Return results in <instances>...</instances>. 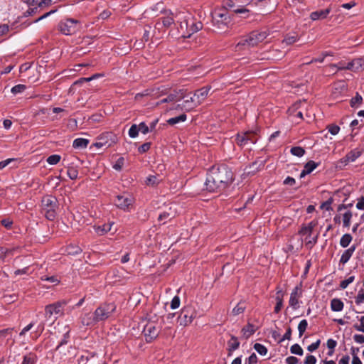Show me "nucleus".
Returning a JSON list of instances; mask_svg holds the SVG:
<instances>
[{
    "instance_id": "nucleus-19",
    "label": "nucleus",
    "mask_w": 364,
    "mask_h": 364,
    "mask_svg": "<svg viewBox=\"0 0 364 364\" xmlns=\"http://www.w3.org/2000/svg\"><path fill=\"white\" fill-rule=\"evenodd\" d=\"M346 70L360 72L364 70V59L355 58L346 64Z\"/></svg>"
},
{
    "instance_id": "nucleus-33",
    "label": "nucleus",
    "mask_w": 364,
    "mask_h": 364,
    "mask_svg": "<svg viewBox=\"0 0 364 364\" xmlns=\"http://www.w3.org/2000/svg\"><path fill=\"white\" fill-rule=\"evenodd\" d=\"M161 21L164 26L169 27L174 22L173 14L171 13L170 15L167 16L160 18L159 21L156 23V25H160Z\"/></svg>"
},
{
    "instance_id": "nucleus-30",
    "label": "nucleus",
    "mask_w": 364,
    "mask_h": 364,
    "mask_svg": "<svg viewBox=\"0 0 364 364\" xmlns=\"http://www.w3.org/2000/svg\"><path fill=\"white\" fill-rule=\"evenodd\" d=\"M343 306V302L339 299L335 298L331 301V309L333 311H341Z\"/></svg>"
},
{
    "instance_id": "nucleus-23",
    "label": "nucleus",
    "mask_w": 364,
    "mask_h": 364,
    "mask_svg": "<svg viewBox=\"0 0 364 364\" xmlns=\"http://www.w3.org/2000/svg\"><path fill=\"white\" fill-rule=\"evenodd\" d=\"M319 166V163L315 162L314 161H308L304 166V169L301 171L300 173V178H304L308 174H310L313 171H314Z\"/></svg>"
},
{
    "instance_id": "nucleus-34",
    "label": "nucleus",
    "mask_w": 364,
    "mask_h": 364,
    "mask_svg": "<svg viewBox=\"0 0 364 364\" xmlns=\"http://www.w3.org/2000/svg\"><path fill=\"white\" fill-rule=\"evenodd\" d=\"M187 119L186 114H181L179 116L171 117L167 120V123L170 125H174L178 123L184 122Z\"/></svg>"
},
{
    "instance_id": "nucleus-13",
    "label": "nucleus",
    "mask_w": 364,
    "mask_h": 364,
    "mask_svg": "<svg viewBox=\"0 0 364 364\" xmlns=\"http://www.w3.org/2000/svg\"><path fill=\"white\" fill-rule=\"evenodd\" d=\"M133 198L129 194L118 195L114 200L115 205L124 210H128L133 203Z\"/></svg>"
},
{
    "instance_id": "nucleus-61",
    "label": "nucleus",
    "mask_w": 364,
    "mask_h": 364,
    "mask_svg": "<svg viewBox=\"0 0 364 364\" xmlns=\"http://www.w3.org/2000/svg\"><path fill=\"white\" fill-rule=\"evenodd\" d=\"M124 161V159L123 157L119 158L115 164H114L113 168L117 171H120L123 166Z\"/></svg>"
},
{
    "instance_id": "nucleus-14",
    "label": "nucleus",
    "mask_w": 364,
    "mask_h": 364,
    "mask_svg": "<svg viewBox=\"0 0 364 364\" xmlns=\"http://www.w3.org/2000/svg\"><path fill=\"white\" fill-rule=\"evenodd\" d=\"M236 142L240 146H244L248 144H255L257 139L254 134L250 132L238 134L236 136Z\"/></svg>"
},
{
    "instance_id": "nucleus-32",
    "label": "nucleus",
    "mask_w": 364,
    "mask_h": 364,
    "mask_svg": "<svg viewBox=\"0 0 364 364\" xmlns=\"http://www.w3.org/2000/svg\"><path fill=\"white\" fill-rule=\"evenodd\" d=\"M161 181H162V179L160 178L159 177V176L150 175L146 178V179L145 181V183H146V185L149 186H155L158 185Z\"/></svg>"
},
{
    "instance_id": "nucleus-24",
    "label": "nucleus",
    "mask_w": 364,
    "mask_h": 364,
    "mask_svg": "<svg viewBox=\"0 0 364 364\" xmlns=\"http://www.w3.org/2000/svg\"><path fill=\"white\" fill-rule=\"evenodd\" d=\"M331 9L330 8H327L324 10L316 11L310 14V18L312 21H316L319 19H325L328 15L330 14Z\"/></svg>"
},
{
    "instance_id": "nucleus-12",
    "label": "nucleus",
    "mask_w": 364,
    "mask_h": 364,
    "mask_svg": "<svg viewBox=\"0 0 364 364\" xmlns=\"http://www.w3.org/2000/svg\"><path fill=\"white\" fill-rule=\"evenodd\" d=\"M77 21L73 18L66 19L59 23V29L65 35H71L77 30Z\"/></svg>"
},
{
    "instance_id": "nucleus-10",
    "label": "nucleus",
    "mask_w": 364,
    "mask_h": 364,
    "mask_svg": "<svg viewBox=\"0 0 364 364\" xmlns=\"http://www.w3.org/2000/svg\"><path fill=\"white\" fill-rule=\"evenodd\" d=\"M212 23L214 27L219 30H224L228 28L231 23V18L228 12H217L213 14Z\"/></svg>"
},
{
    "instance_id": "nucleus-40",
    "label": "nucleus",
    "mask_w": 364,
    "mask_h": 364,
    "mask_svg": "<svg viewBox=\"0 0 364 364\" xmlns=\"http://www.w3.org/2000/svg\"><path fill=\"white\" fill-rule=\"evenodd\" d=\"M353 214L351 211L348 210L343 215V225L345 228H348L350 225V220L352 218Z\"/></svg>"
},
{
    "instance_id": "nucleus-18",
    "label": "nucleus",
    "mask_w": 364,
    "mask_h": 364,
    "mask_svg": "<svg viewBox=\"0 0 364 364\" xmlns=\"http://www.w3.org/2000/svg\"><path fill=\"white\" fill-rule=\"evenodd\" d=\"M299 290L300 289L299 287H296L290 294L289 304V306L294 310H296L299 308V298L301 296V293L299 292Z\"/></svg>"
},
{
    "instance_id": "nucleus-54",
    "label": "nucleus",
    "mask_w": 364,
    "mask_h": 364,
    "mask_svg": "<svg viewBox=\"0 0 364 364\" xmlns=\"http://www.w3.org/2000/svg\"><path fill=\"white\" fill-rule=\"evenodd\" d=\"M327 129L328 132L331 133L332 135L338 134L340 131V127L336 124H330L328 126Z\"/></svg>"
},
{
    "instance_id": "nucleus-60",
    "label": "nucleus",
    "mask_w": 364,
    "mask_h": 364,
    "mask_svg": "<svg viewBox=\"0 0 364 364\" xmlns=\"http://www.w3.org/2000/svg\"><path fill=\"white\" fill-rule=\"evenodd\" d=\"M316 360H317L314 355L308 354L306 356L304 364H316Z\"/></svg>"
},
{
    "instance_id": "nucleus-56",
    "label": "nucleus",
    "mask_w": 364,
    "mask_h": 364,
    "mask_svg": "<svg viewBox=\"0 0 364 364\" xmlns=\"http://www.w3.org/2000/svg\"><path fill=\"white\" fill-rule=\"evenodd\" d=\"M151 145V142H146V143L143 144L142 145H141L138 148V151L140 154L145 153V152L148 151L150 149Z\"/></svg>"
},
{
    "instance_id": "nucleus-48",
    "label": "nucleus",
    "mask_w": 364,
    "mask_h": 364,
    "mask_svg": "<svg viewBox=\"0 0 364 364\" xmlns=\"http://www.w3.org/2000/svg\"><path fill=\"white\" fill-rule=\"evenodd\" d=\"M128 134L130 138H136L139 134L138 126L135 124H132L129 129Z\"/></svg>"
},
{
    "instance_id": "nucleus-55",
    "label": "nucleus",
    "mask_w": 364,
    "mask_h": 364,
    "mask_svg": "<svg viewBox=\"0 0 364 364\" xmlns=\"http://www.w3.org/2000/svg\"><path fill=\"white\" fill-rule=\"evenodd\" d=\"M137 126H138L139 132H141L144 134H146L147 133H149L150 132L149 127L144 122L139 123V124Z\"/></svg>"
},
{
    "instance_id": "nucleus-16",
    "label": "nucleus",
    "mask_w": 364,
    "mask_h": 364,
    "mask_svg": "<svg viewBox=\"0 0 364 364\" xmlns=\"http://www.w3.org/2000/svg\"><path fill=\"white\" fill-rule=\"evenodd\" d=\"M185 97L183 94L182 90L174 91L173 93H170L167 95V97L163 98L160 101L156 102V105H159L162 103H169L173 102H179L182 99H184Z\"/></svg>"
},
{
    "instance_id": "nucleus-20",
    "label": "nucleus",
    "mask_w": 364,
    "mask_h": 364,
    "mask_svg": "<svg viewBox=\"0 0 364 364\" xmlns=\"http://www.w3.org/2000/svg\"><path fill=\"white\" fill-rule=\"evenodd\" d=\"M211 89L210 86L203 87L198 90H197L194 94V97L197 98V102H198V105H200L208 95V93Z\"/></svg>"
},
{
    "instance_id": "nucleus-26",
    "label": "nucleus",
    "mask_w": 364,
    "mask_h": 364,
    "mask_svg": "<svg viewBox=\"0 0 364 364\" xmlns=\"http://www.w3.org/2000/svg\"><path fill=\"white\" fill-rule=\"evenodd\" d=\"M247 308L246 301L244 300H241L239 301L237 305L232 309L230 314L233 316H237L240 314H242Z\"/></svg>"
},
{
    "instance_id": "nucleus-2",
    "label": "nucleus",
    "mask_w": 364,
    "mask_h": 364,
    "mask_svg": "<svg viewBox=\"0 0 364 364\" xmlns=\"http://www.w3.org/2000/svg\"><path fill=\"white\" fill-rule=\"evenodd\" d=\"M41 213L49 220H54L58 215L59 203L57 198L52 195H47L41 200Z\"/></svg>"
},
{
    "instance_id": "nucleus-7",
    "label": "nucleus",
    "mask_w": 364,
    "mask_h": 364,
    "mask_svg": "<svg viewBox=\"0 0 364 364\" xmlns=\"http://www.w3.org/2000/svg\"><path fill=\"white\" fill-rule=\"evenodd\" d=\"M198 316L197 310L191 305L183 306L178 316L180 326H186L192 323Z\"/></svg>"
},
{
    "instance_id": "nucleus-64",
    "label": "nucleus",
    "mask_w": 364,
    "mask_h": 364,
    "mask_svg": "<svg viewBox=\"0 0 364 364\" xmlns=\"http://www.w3.org/2000/svg\"><path fill=\"white\" fill-rule=\"evenodd\" d=\"M360 321V325H355L354 327L357 331L364 333V316H361Z\"/></svg>"
},
{
    "instance_id": "nucleus-22",
    "label": "nucleus",
    "mask_w": 364,
    "mask_h": 364,
    "mask_svg": "<svg viewBox=\"0 0 364 364\" xmlns=\"http://www.w3.org/2000/svg\"><path fill=\"white\" fill-rule=\"evenodd\" d=\"M198 106V102L194 99L193 97H190L183 101L181 103V110H185L186 112L191 111L194 108Z\"/></svg>"
},
{
    "instance_id": "nucleus-29",
    "label": "nucleus",
    "mask_w": 364,
    "mask_h": 364,
    "mask_svg": "<svg viewBox=\"0 0 364 364\" xmlns=\"http://www.w3.org/2000/svg\"><path fill=\"white\" fill-rule=\"evenodd\" d=\"M256 330L257 328L253 324L249 323L242 328V333L245 338H248L255 333Z\"/></svg>"
},
{
    "instance_id": "nucleus-45",
    "label": "nucleus",
    "mask_w": 364,
    "mask_h": 364,
    "mask_svg": "<svg viewBox=\"0 0 364 364\" xmlns=\"http://www.w3.org/2000/svg\"><path fill=\"white\" fill-rule=\"evenodd\" d=\"M254 349L261 355H265L267 353V348L261 343H255Z\"/></svg>"
},
{
    "instance_id": "nucleus-8",
    "label": "nucleus",
    "mask_w": 364,
    "mask_h": 364,
    "mask_svg": "<svg viewBox=\"0 0 364 364\" xmlns=\"http://www.w3.org/2000/svg\"><path fill=\"white\" fill-rule=\"evenodd\" d=\"M116 309L114 303L104 304L97 307L94 311L97 323L102 322L109 318Z\"/></svg>"
},
{
    "instance_id": "nucleus-17",
    "label": "nucleus",
    "mask_w": 364,
    "mask_h": 364,
    "mask_svg": "<svg viewBox=\"0 0 364 364\" xmlns=\"http://www.w3.org/2000/svg\"><path fill=\"white\" fill-rule=\"evenodd\" d=\"M114 225L113 221H109L107 223L95 224L92 228L97 235L102 236L111 231Z\"/></svg>"
},
{
    "instance_id": "nucleus-21",
    "label": "nucleus",
    "mask_w": 364,
    "mask_h": 364,
    "mask_svg": "<svg viewBox=\"0 0 364 364\" xmlns=\"http://www.w3.org/2000/svg\"><path fill=\"white\" fill-rule=\"evenodd\" d=\"M80 322H81L82 325L84 326H93L97 323V321L95 320V316L94 313L93 314L86 313V314H83L80 317Z\"/></svg>"
},
{
    "instance_id": "nucleus-9",
    "label": "nucleus",
    "mask_w": 364,
    "mask_h": 364,
    "mask_svg": "<svg viewBox=\"0 0 364 364\" xmlns=\"http://www.w3.org/2000/svg\"><path fill=\"white\" fill-rule=\"evenodd\" d=\"M117 141V136L112 132H105L100 135L92 146L97 149H107Z\"/></svg>"
},
{
    "instance_id": "nucleus-51",
    "label": "nucleus",
    "mask_w": 364,
    "mask_h": 364,
    "mask_svg": "<svg viewBox=\"0 0 364 364\" xmlns=\"http://www.w3.org/2000/svg\"><path fill=\"white\" fill-rule=\"evenodd\" d=\"M180 304H181L180 297L177 295L173 296V298L172 299V300L171 301V309H178L180 306Z\"/></svg>"
},
{
    "instance_id": "nucleus-42",
    "label": "nucleus",
    "mask_w": 364,
    "mask_h": 364,
    "mask_svg": "<svg viewBox=\"0 0 364 364\" xmlns=\"http://www.w3.org/2000/svg\"><path fill=\"white\" fill-rule=\"evenodd\" d=\"M360 156V153L358 151H351L346 156V161L353 162L355 161L359 156Z\"/></svg>"
},
{
    "instance_id": "nucleus-57",
    "label": "nucleus",
    "mask_w": 364,
    "mask_h": 364,
    "mask_svg": "<svg viewBox=\"0 0 364 364\" xmlns=\"http://www.w3.org/2000/svg\"><path fill=\"white\" fill-rule=\"evenodd\" d=\"M17 299V296L15 294L5 295L3 297L4 302L7 304H11L14 302Z\"/></svg>"
},
{
    "instance_id": "nucleus-47",
    "label": "nucleus",
    "mask_w": 364,
    "mask_h": 364,
    "mask_svg": "<svg viewBox=\"0 0 364 364\" xmlns=\"http://www.w3.org/2000/svg\"><path fill=\"white\" fill-rule=\"evenodd\" d=\"M26 86L25 85L18 84V85L14 86L11 88V92L14 95H16L17 94L22 93L23 92H24L26 90Z\"/></svg>"
},
{
    "instance_id": "nucleus-5",
    "label": "nucleus",
    "mask_w": 364,
    "mask_h": 364,
    "mask_svg": "<svg viewBox=\"0 0 364 364\" xmlns=\"http://www.w3.org/2000/svg\"><path fill=\"white\" fill-rule=\"evenodd\" d=\"M269 33L266 31H253L251 32L245 39L239 41L236 46L237 48H240L241 46H255L259 43L262 42L268 36Z\"/></svg>"
},
{
    "instance_id": "nucleus-58",
    "label": "nucleus",
    "mask_w": 364,
    "mask_h": 364,
    "mask_svg": "<svg viewBox=\"0 0 364 364\" xmlns=\"http://www.w3.org/2000/svg\"><path fill=\"white\" fill-rule=\"evenodd\" d=\"M291 332H292L291 328V327L289 326L287 328L286 333L284 334L282 338L279 341V343H282V342L284 341L285 340H290L291 337Z\"/></svg>"
},
{
    "instance_id": "nucleus-28",
    "label": "nucleus",
    "mask_w": 364,
    "mask_h": 364,
    "mask_svg": "<svg viewBox=\"0 0 364 364\" xmlns=\"http://www.w3.org/2000/svg\"><path fill=\"white\" fill-rule=\"evenodd\" d=\"M89 139L84 138H77L73 141V146L75 149H85L89 144Z\"/></svg>"
},
{
    "instance_id": "nucleus-59",
    "label": "nucleus",
    "mask_w": 364,
    "mask_h": 364,
    "mask_svg": "<svg viewBox=\"0 0 364 364\" xmlns=\"http://www.w3.org/2000/svg\"><path fill=\"white\" fill-rule=\"evenodd\" d=\"M332 202H333L332 198H329L328 200H327L326 201L323 202L321 204V208L324 209L327 211L332 210V208H331Z\"/></svg>"
},
{
    "instance_id": "nucleus-39",
    "label": "nucleus",
    "mask_w": 364,
    "mask_h": 364,
    "mask_svg": "<svg viewBox=\"0 0 364 364\" xmlns=\"http://www.w3.org/2000/svg\"><path fill=\"white\" fill-rule=\"evenodd\" d=\"M305 150L301 146H294L290 149V153L296 156L302 157L305 154Z\"/></svg>"
},
{
    "instance_id": "nucleus-41",
    "label": "nucleus",
    "mask_w": 364,
    "mask_h": 364,
    "mask_svg": "<svg viewBox=\"0 0 364 364\" xmlns=\"http://www.w3.org/2000/svg\"><path fill=\"white\" fill-rule=\"evenodd\" d=\"M299 37L297 35H290L288 34L285 36L284 38L282 43H285L286 45H291L294 43L295 42L298 41Z\"/></svg>"
},
{
    "instance_id": "nucleus-62",
    "label": "nucleus",
    "mask_w": 364,
    "mask_h": 364,
    "mask_svg": "<svg viewBox=\"0 0 364 364\" xmlns=\"http://www.w3.org/2000/svg\"><path fill=\"white\" fill-rule=\"evenodd\" d=\"M299 360L294 356H289L285 359L286 364H298Z\"/></svg>"
},
{
    "instance_id": "nucleus-31",
    "label": "nucleus",
    "mask_w": 364,
    "mask_h": 364,
    "mask_svg": "<svg viewBox=\"0 0 364 364\" xmlns=\"http://www.w3.org/2000/svg\"><path fill=\"white\" fill-rule=\"evenodd\" d=\"M23 2L26 3L28 6H33V8H30L27 13L28 15H31L33 13L35 12L36 10L39 6L40 0H21Z\"/></svg>"
},
{
    "instance_id": "nucleus-53",
    "label": "nucleus",
    "mask_w": 364,
    "mask_h": 364,
    "mask_svg": "<svg viewBox=\"0 0 364 364\" xmlns=\"http://www.w3.org/2000/svg\"><path fill=\"white\" fill-rule=\"evenodd\" d=\"M364 302V289H361L355 297V304L360 305Z\"/></svg>"
},
{
    "instance_id": "nucleus-11",
    "label": "nucleus",
    "mask_w": 364,
    "mask_h": 364,
    "mask_svg": "<svg viewBox=\"0 0 364 364\" xmlns=\"http://www.w3.org/2000/svg\"><path fill=\"white\" fill-rule=\"evenodd\" d=\"M205 189L209 192H220L224 191L225 188L223 186V183L219 180L215 179L214 174L210 171L207 174L206 181L205 183Z\"/></svg>"
},
{
    "instance_id": "nucleus-46",
    "label": "nucleus",
    "mask_w": 364,
    "mask_h": 364,
    "mask_svg": "<svg viewBox=\"0 0 364 364\" xmlns=\"http://www.w3.org/2000/svg\"><path fill=\"white\" fill-rule=\"evenodd\" d=\"M60 159L61 157L60 155L53 154L47 158L46 161L50 165H55L60 161Z\"/></svg>"
},
{
    "instance_id": "nucleus-4",
    "label": "nucleus",
    "mask_w": 364,
    "mask_h": 364,
    "mask_svg": "<svg viewBox=\"0 0 364 364\" xmlns=\"http://www.w3.org/2000/svg\"><path fill=\"white\" fill-rule=\"evenodd\" d=\"M318 223L316 220H312L306 224H303L299 230V235L305 237L304 240L306 245L311 248L317 242L318 234L312 236L313 231Z\"/></svg>"
},
{
    "instance_id": "nucleus-52",
    "label": "nucleus",
    "mask_w": 364,
    "mask_h": 364,
    "mask_svg": "<svg viewBox=\"0 0 364 364\" xmlns=\"http://www.w3.org/2000/svg\"><path fill=\"white\" fill-rule=\"evenodd\" d=\"M355 279V277L354 276H350L349 277L348 279H345V280H343L341 283H340V287L342 289H345L347 288V287L350 284L352 283Z\"/></svg>"
},
{
    "instance_id": "nucleus-27",
    "label": "nucleus",
    "mask_w": 364,
    "mask_h": 364,
    "mask_svg": "<svg viewBox=\"0 0 364 364\" xmlns=\"http://www.w3.org/2000/svg\"><path fill=\"white\" fill-rule=\"evenodd\" d=\"M355 250V246L353 245L350 247L348 249L346 250L341 255L340 259V262L342 264H346L348 262V260L352 257L353 252Z\"/></svg>"
},
{
    "instance_id": "nucleus-25",
    "label": "nucleus",
    "mask_w": 364,
    "mask_h": 364,
    "mask_svg": "<svg viewBox=\"0 0 364 364\" xmlns=\"http://www.w3.org/2000/svg\"><path fill=\"white\" fill-rule=\"evenodd\" d=\"M283 297H284V293L282 291V289L277 287L276 296H275L276 305H275L274 310L275 314H278L281 311V309L283 306Z\"/></svg>"
},
{
    "instance_id": "nucleus-38",
    "label": "nucleus",
    "mask_w": 364,
    "mask_h": 364,
    "mask_svg": "<svg viewBox=\"0 0 364 364\" xmlns=\"http://www.w3.org/2000/svg\"><path fill=\"white\" fill-rule=\"evenodd\" d=\"M363 102V97L358 93H356L355 96L351 98L350 100V106L353 108H357L359 105H361Z\"/></svg>"
},
{
    "instance_id": "nucleus-44",
    "label": "nucleus",
    "mask_w": 364,
    "mask_h": 364,
    "mask_svg": "<svg viewBox=\"0 0 364 364\" xmlns=\"http://www.w3.org/2000/svg\"><path fill=\"white\" fill-rule=\"evenodd\" d=\"M290 352L291 354L297 355H302L304 354L302 348L297 343H295L290 347Z\"/></svg>"
},
{
    "instance_id": "nucleus-3",
    "label": "nucleus",
    "mask_w": 364,
    "mask_h": 364,
    "mask_svg": "<svg viewBox=\"0 0 364 364\" xmlns=\"http://www.w3.org/2000/svg\"><path fill=\"white\" fill-rule=\"evenodd\" d=\"M209 171L214 174L215 179L219 180L226 188L233 181L232 171L225 164L213 166Z\"/></svg>"
},
{
    "instance_id": "nucleus-1",
    "label": "nucleus",
    "mask_w": 364,
    "mask_h": 364,
    "mask_svg": "<svg viewBox=\"0 0 364 364\" xmlns=\"http://www.w3.org/2000/svg\"><path fill=\"white\" fill-rule=\"evenodd\" d=\"M176 18L178 23V33L184 38H190L203 28V23L189 12H179Z\"/></svg>"
},
{
    "instance_id": "nucleus-6",
    "label": "nucleus",
    "mask_w": 364,
    "mask_h": 364,
    "mask_svg": "<svg viewBox=\"0 0 364 364\" xmlns=\"http://www.w3.org/2000/svg\"><path fill=\"white\" fill-rule=\"evenodd\" d=\"M66 304V301L63 300L45 306V316L46 319L48 320L54 316V319L51 321L50 325L54 323L58 316L63 315V309Z\"/></svg>"
},
{
    "instance_id": "nucleus-50",
    "label": "nucleus",
    "mask_w": 364,
    "mask_h": 364,
    "mask_svg": "<svg viewBox=\"0 0 364 364\" xmlns=\"http://www.w3.org/2000/svg\"><path fill=\"white\" fill-rule=\"evenodd\" d=\"M67 174L71 180H75L77 178L78 171L76 168L72 167L68 169Z\"/></svg>"
},
{
    "instance_id": "nucleus-36",
    "label": "nucleus",
    "mask_w": 364,
    "mask_h": 364,
    "mask_svg": "<svg viewBox=\"0 0 364 364\" xmlns=\"http://www.w3.org/2000/svg\"><path fill=\"white\" fill-rule=\"evenodd\" d=\"M229 347V351H234L237 350L240 346V342L237 340V338L232 336L230 340L228 343Z\"/></svg>"
},
{
    "instance_id": "nucleus-43",
    "label": "nucleus",
    "mask_w": 364,
    "mask_h": 364,
    "mask_svg": "<svg viewBox=\"0 0 364 364\" xmlns=\"http://www.w3.org/2000/svg\"><path fill=\"white\" fill-rule=\"evenodd\" d=\"M308 327V321L306 319L301 320L298 325L299 336L301 338Z\"/></svg>"
},
{
    "instance_id": "nucleus-35",
    "label": "nucleus",
    "mask_w": 364,
    "mask_h": 364,
    "mask_svg": "<svg viewBox=\"0 0 364 364\" xmlns=\"http://www.w3.org/2000/svg\"><path fill=\"white\" fill-rule=\"evenodd\" d=\"M37 359V355L36 354L30 353L23 356L22 364H36Z\"/></svg>"
},
{
    "instance_id": "nucleus-15",
    "label": "nucleus",
    "mask_w": 364,
    "mask_h": 364,
    "mask_svg": "<svg viewBox=\"0 0 364 364\" xmlns=\"http://www.w3.org/2000/svg\"><path fill=\"white\" fill-rule=\"evenodd\" d=\"M159 330L153 323H147L144 327L143 330V333L147 342H151L156 338L159 335Z\"/></svg>"
},
{
    "instance_id": "nucleus-63",
    "label": "nucleus",
    "mask_w": 364,
    "mask_h": 364,
    "mask_svg": "<svg viewBox=\"0 0 364 364\" xmlns=\"http://www.w3.org/2000/svg\"><path fill=\"white\" fill-rule=\"evenodd\" d=\"M257 357L255 355V353H253L248 357L245 364H255V363H257Z\"/></svg>"
},
{
    "instance_id": "nucleus-49",
    "label": "nucleus",
    "mask_w": 364,
    "mask_h": 364,
    "mask_svg": "<svg viewBox=\"0 0 364 364\" xmlns=\"http://www.w3.org/2000/svg\"><path fill=\"white\" fill-rule=\"evenodd\" d=\"M70 338V330H68L63 335V338L59 343V344L57 346L55 350H58L60 346H64L68 343V340Z\"/></svg>"
},
{
    "instance_id": "nucleus-37",
    "label": "nucleus",
    "mask_w": 364,
    "mask_h": 364,
    "mask_svg": "<svg viewBox=\"0 0 364 364\" xmlns=\"http://www.w3.org/2000/svg\"><path fill=\"white\" fill-rule=\"evenodd\" d=\"M352 239L353 237L350 234H344L340 240V245L342 247H347L351 242Z\"/></svg>"
}]
</instances>
